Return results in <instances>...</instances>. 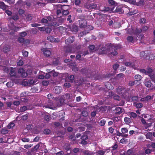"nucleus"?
Masks as SVG:
<instances>
[{
    "label": "nucleus",
    "instance_id": "f257e3e1",
    "mask_svg": "<svg viewBox=\"0 0 155 155\" xmlns=\"http://www.w3.org/2000/svg\"><path fill=\"white\" fill-rule=\"evenodd\" d=\"M101 46L100 45V47L98 48L100 54H107L109 57L115 56L118 54L116 47L109 46L107 47H100Z\"/></svg>",
    "mask_w": 155,
    "mask_h": 155
},
{
    "label": "nucleus",
    "instance_id": "f03ea898",
    "mask_svg": "<svg viewBox=\"0 0 155 155\" xmlns=\"http://www.w3.org/2000/svg\"><path fill=\"white\" fill-rule=\"evenodd\" d=\"M9 75L11 77H13L16 78L17 76V71L16 69L15 68L10 67L9 68Z\"/></svg>",
    "mask_w": 155,
    "mask_h": 155
},
{
    "label": "nucleus",
    "instance_id": "7ed1b4c3",
    "mask_svg": "<svg viewBox=\"0 0 155 155\" xmlns=\"http://www.w3.org/2000/svg\"><path fill=\"white\" fill-rule=\"evenodd\" d=\"M18 72L21 74V76L23 78H25L28 75L27 73L25 72L24 69L22 68L19 69Z\"/></svg>",
    "mask_w": 155,
    "mask_h": 155
},
{
    "label": "nucleus",
    "instance_id": "20e7f679",
    "mask_svg": "<svg viewBox=\"0 0 155 155\" xmlns=\"http://www.w3.org/2000/svg\"><path fill=\"white\" fill-rule=\"evenodd\" d=\"M68 27H69L71 31L74 33H76L78 31V27L75 25H73L71 26L68 25Z\"/></svg>",
    "mask_w": 155,
    "mask_h": 155
},
{
    "label": "nucleus",
    "instance_id": "39448f33",
    "mask_svg": "<svg viewBox=\"0 0 155 155\" xmlns=\"http://www.w3.org/2000/svg\"><path fill=\"white\" fill-rule=\"evenodd\" d=\"M105 96H108V97H119L118 95H116L112 91L106 92L105 93Z\"/></svg>",
    "mask_w": 155,
    "mask_h": 155
},
{
    "label": "nucleus",
    "instance_id": "423d86ee",
    "mask_svg": "<svg viewBox=\"0 0 155 155\" xmlns=\"http://www.w3.org/2000/svg\"><path fill=\"white\" fill-rule=\"evenodd\" d=\"M41 50L43 51L44 55L46 57H48L51 54L50 51L47 49L43 48L41 49Z\"/></svg>",
    "mask_w": 155,
    "mask_h": 155
},
{
    "label": "nucleus",
    "instance_id": "0eeeda50",
    "mask_svg": "<svg viewBox=\"0 0 155 155\" xmlns=\"http://www.w3.org/2000/svg\"><path fill=\"white\" fill-rule=\"evenodd\" d=\"M79 24L81 27L84 28L87 26L86 21L84 19H81L79 21Z\"/></svg>",
    "mask_w": 155,
    "mask_h": 155
},
{
    "label": "nucleus",
    "instance_id": "6e6552de",
    "mask_svg": "<svg viewBox=\"0 0 155 155\" xmlns=\"http://www.w3.org/2000/svg\"><path fill=\"white\" fill-rule=\"evenodd\" d=\"M74 41V36H71L68 39L66 40L65 41L66 44H69L72 43Z\"/></svg>",
    "mask_w": 155,
    "mask_h": 155
},
{
    "label": "nucleus",
    "instance_id": "1a4fd4ad",
    "mask_svg": "<svg viewBox=\"0 0 155 155\" xmlns=\"http://www.w3.org/2000/svg\"><path fill=\"white\" fill-rule=\"evenodd\" d=\"M123 109L120 107H116L114 110V112L116 114H120L123 112Z\"/></svg>",
    "mask_w": 155,
    "mask_h": 155
},
{
    "label": "nucleus",
    "instance_id": "9d476101",
    "mask_svg": "<svg viewBox=\"0 0 155 155\" xmlns=\"http://www.w3.org/2000/svg\"><path fill=\"white\" fill-rule=\"evenodd\" d=\"M117 92H118L119 91H120V89L119 88H117ZM121 93H123V94L121 95L123 97H127L128 96V93L126 90H121Z\"/></svg>",
    "mask_w": 155,
    "mask_h": 155
},
{
    "label": "nucleus",
    "instance_id": "9b49d317",
    "mask_svg": "<svg viewBox=\"0 0 155 155\" xmlns=\"http://www.w3.org/2000/svg\"><path fill=\"white\" fill-rule=\"evenodd\" d=\"M65 101V100L63 97H60V99L57 101L58 104H57L58 106H61L64 103Z\"/></svg>",
    "mask_w": 155,
    "mask_h": 155
},
{
    "label": "nucleus",
    "instance_id": "f8f14e48",
    "mask_svg": "<svg viewBox=\"0 0 155 155\" xmlns=\"http://www.w3.org/2000/svg\"><path fill=\"white\" fill-rule=\"evenodd\" d=\"M115 12H117L119 14H122L124 13V10L122 8L120 7H117L115 10L114 11Z\"/></svg>",
    "mask_w": 155,
    "mask_h": 155
},
{
    "label": "nucleus",
    "instance_id": "ddd939ff",
    "mask_svg": "<svg viewBox=\"0 0 155 155\" xmlns=\"http://www.w3.org/2000/svg\"><path fill=\"white\" fill-rule=\"evenodd\" d=\"M60 88L59 87L56 86L53 89L54 92L56 94H59L60 93Z\"/></svg>",
    "mask_w": 155,
    "mask_h": 155
},
{
    "label": "nucleus",
    "instance_id": "4468645a",
    "mask_svg": "<svg viewBox=\"0 0 155 155\" xmlns=\"http://www.w3.org/2000/svg\"><path fill=\"white\" fill-rule=\"evenodd\" d=\"M8 6L7 5H5L4 3L2 2H0V8L3 9L5 10L7 8Z\"/></svg>",
    "mask_w": 155,
    "mask_h": 155
},
{
    "label": "nucleus",
    "instance_id": "2eb2a0df",
    "mask_svg": "<svg viewBox=\"0 0 155 155\" xmlns=\"http://www.w3.org/2000/svg\"><path fill=\"white\" fill-rule=\"evenodd\" d=\"M61 10L62 11L61 13L63 15H68L69 13V11L68 10V9H64V8H62Z\"/></svg>",
    "mask_w": 155,
    "mask_h": 155
},
{
    "label": "nucleus",
    "instance_id": "dca6fc26",
    "mask_svg": "<svg viewBox=\"0 0 155 155\" xmlns=\"http://www.w3.org/2000/svg\"><path fill=\"white\" fill-rule=\"evenodd\" d=\"M10 50L9 46L7 45H5L4 46L2 51L5 53H7Z\"/></svg>",
    "mask_w": 155,
    "mask_h": 155
},
{
    "label": "nucleus",
    "instance_id": "f3484780",
    "mask_svg": "<svg viewBox=\"0 0 155 155\" xmlns=\"http://www.w3.org/2000/svg\"><path fill=\"white\" fill-rule=\"evenodd\" d=\"M138 10L136 9L132 11L129 12L127 14V15L128 16H130L133 15H134L138 13Z\"/></svg>",
    "mask_w": 155,
    "mask_h": 155
},
{
    "label": "nucleus",
    "instance_id": "a211bd4d",
    "mask_svg": "<svg viewBox=\"0 0 155 155\" xmlns=\"http://www.w3.org/2000/svg\"><path fill=\"white\" fill-rule=\"evenodd\" d=\"M134 105L138 109L140 108L143 106V104H142L139 103H137L134 102Z\"/></svg>",
    "mask_w": 155,
    "mask_h": 155
},
{
    "label": "nucleus",
    "instance_id": "6ab92c4d",
    "mask_svg": "<svg viewBox=\"0 0 155 155\" xmlns=\"http://www.w3.org/2000/svg\"><path fill=\"white\" fill-rule=\"evenodd\" d=\"M44 118L45 120L49 121L51 119L50 116L48 113L46 114L44 116Z\"/></svg>",
    "mask_w": 155,
    "mask_h": 155
},
{
    "label": "nucleus",
    "instance_id": "aec40b11",
    "mask_svg": "<svg viewBox=\"0 0 155 155\" xmlns=\"http://www.w3.org/2000/svg\"><path fill=\"white\" fill-rule=\"evenodd\" d=\"M144 84L145 86L148 87H151L152 85V83L151 81H145Z\"/></svg>",
    "mask_w": 155,
    "mask_h": 155
},
{
    "label": "nucleus",
    "instance_id": "412c9836",
    "mask_svg": "<svg viewBox=\"0 0 155 155\" xmlns=\"http://www.w3.org/2000/svg\"><path fill=\"white\" fill-rule=\"evenodd\" d=\"M65 19V18L64 17H63L62 16L58 18V23H59V25L62 24L64 22Z\"/></svg>",
    "mask_w": 155,
    "mask_h": 155
},
{
    "label": "nucleus",
    "instance_id": "4be33fe9",
    "mask_svg": "<svg viewBox=\"0 0 155 155\" xmlns=\"http://www.w3.org/2000/svg\"><path fill=\"white\" fill-rule=\"evenodd\" d=\"M64 51L66 53H71V47L70 46H68L64 48Z\"/></svg>",
    "mask_w": 155,
    "mask_h": 155
},
{
    "label": "nucleus",
    "instance_id": "5701e85b",
    "mask_svg": "<svg viewBox=\"0 0 155 155\" xmlns=\"http://www.w3.org/2000/svg\"><path fill=\"white\" fill-rule=\"evenodd\" d=\"M136 79V81L138 82L137 84H139V81H140L141 79V76L139 74L135 75L134 77Z\"/></svg>",
    "mask_w": 155,
    "mask_h": 155
},
{
    "label": "nucleus",
    "instance_id": "b1692460",
    "mask_svg": "<svg viewBox=\"0 0 155 155\" xmlns=\"http://www.w3.org/2000/svg\"><path fill=\"white\" fill-rule=\"evenodd\" d=\"M153 97H143L140 99L141 101L147 102L153 99Z\"/></svg>",
    "mask_w": 155,
    "mask_h": 155
},
{
    "label": "nucleus",
    "instance_id": "393cba45",
    "mask_svg": "<svg viewBox=\"0 0 155 155\" xmlns=\"http://www.w3.org/2000/svg\"><path fill=\"white\" fill-rule=\"evenodd\" d=\"M124 65L126 66H129L134 68V63H132L130 62H126L124 63Z\"/></svg>",
    "mask_w": 155,
    "mask_h": 155
},
{
    "label": "nucleus",
    "instance_id": "a878e982",
    "mask_svg": "<svg viewBox=\"0 0 155 155\" xmlns=\"http://www.w3.org/2000/svg\"><path fill=\"white\" fill-rule=\"evenodd\" d=\"M33 16L32 15L29 14L26 16V19L27 21H30L32 20Z\"/></svg>",
    "mask_w": 155,
    "mask_h": 155
},
{
    "label": "nucleus",
    "instance_id": "bb28decb",
    "mask_svg": "<svg viewBox=\"0 0 155 155\" xmlns=\"http://www.w3.org/2000/svg\"><path fill=\"white\" fill-rule=\"evenodd\" d=\"M146 136L147 139H151L152 137V133L149 132L146 134Z\"/></svg>",
    "mask_w": 155,
    "mask_h": 155
},
{
    "label": "nucleus",
    "instance_id": "cd10ccee",
    "mask_svg": "<svg viewBox=\"0 0 155 155\" xmlns=\"http://www.w3.org/2000/svg\"><path fill=\"white\" fill-rule=\"evenodd\" d=\"M28 80L29 86H31L34 85L35 82L32 79H30L29 80Z\"/></svg>",
    "mask_w": 155,
    "mask_h": 155
},
{
    "label": "nucleus",
    "instance_id": "c85d7f7f",
    "mask_svg": "<svg viewBox=\"0 0 155 155\" xmlns=\"http://www.w3.org/2000/svg\"><path fill=\"white\" fill-rule=\"evenodd\" d=\"M20 98H21V100L22 102L27 104L28 101V97H20Z\"/></svg>",
    "mask_w": 155,
    "mask_h": 155
},
{
    "label": "nucleus",
    "instance_id": "c756f323",
    "mask_svg": "<svg viewBox=\"0 0 155 155\" xmlns=\"http://www.w3.org/2000/svg\"><path fill=\"white\" fill-rule=\"evenodd\" d=\"M124 121L127 124L130 123L131 122L130 119L127 117L124 118Z\"/></svg>",
    "mask_w": 155,
    "mask_h": 155
},
{
    "label": "nucleus",
    "instance_id": "7c9ffc66",
    "mask_svg": "<svg viewBox=\"0 0 155 155\" xmlns=\"http://www.w3.org/2000/svg\"><path fill=\"white\" fill-rule=\"evenodd\" d=\"M50 74H51L54 77L57 76L58 75L59 73L57 72H55L54 70H52L50 72Z\"/></svg>",
    "mask_w": 155,
    "mask_h": 155
},
{
    "label": "nucleus",
    "instance_id": "2f4dec72",
    "mask_svg": "<svg viewBox=\"0 0 155 155\" xmlns=\"http://www.w3.org/2000/svg\"><path fill=\"white\" fill-rule=\"evenodd\" d=\"M130 115V117L131 118L133 117L134 118H135L137 117V114L133 112H130L129 113Z\"/></svg>",
    "mask_w": 155,
    "mask_h": 155
},
{
    "label": "nucleus",
    "instance_id": "473e14b6",
    "mask_svg": "<svg viewBox=\"0 0 155 155\" xmlns=\"http://www.w3.org/2000/svg\"><path fill=\"white\" fill-rule=\"evenodd\" d=\"M51 131L50 130L48 129H46L44 130L43 131L44 133L46 135L49 134L51 133Z\"/></svg>",
    "mask_w": 155,
    "mask_h": 155
},
{
    "label": "nucleus",
    "instance_id": "72a5a7b5",
    "mask_svg": "<svg viewBox=\"0 0 155 155\" xmlns=\"http://www.w3.org/2000/svg\"><path fill=\"white\" fill-rule=\"evenodd\" d=\"M144 0H140L138 2H136V5L138 6H140L143 5Z\"/></svg>",
    "mask_w": 155,
    "mask_h": 155
},
{
    "label": "nucleus",
    "instance_id": "f704fd0d",
    "mask_svg": "<svg viewBox=\"0 0 155 155\" xmlns=\"http://www.w3.org/2000/svg\"><path fill=\"white\" fill-rule=\"evenodd\" d=\"M133 152V149L131 148L128 149L126 153L127 155H131Z\"/></svg>",
    "mask_w": 155,
    "mask_h": 155
},
{
    "label": "nucleus",
    "instance_id": "c9c22d12",
    "mask_svg": "<svg viewBox=\"0 0 155 155\" xmlns=\"http://www.w3.org/2000/svg\"><path fill=\"white\" fill-rule=\"evenodd\" d=\"M91 9H97V5L94 3L90 4Z\"/></svg>",
    "mask_w": 155,
    "mask_h": 155
},
{
    "label": "nucleus",
    "instance_id": "e433bc0d",
    "mask_svg": "<svg viewBox=\"0 0 155 155\" xmlns=\"http://www.w3.org/2000/svg\"><path fill=\"white\" fill-rule=\"evenodd\" d=\"M111 119L113 120V121L114 123H116L119 120V117H113Z\"/></svg>",
    "mask_w": 155,
    "mask_h": 155
},
{
    "label": "nucleus",
    "instance_id": "4c0bfd02",
    "mask_svg": "<svg viewBox=\"0 0 155 155\" xmlns=\"http://www.w3.org/2000/svg\"><path fill=\"white\" fill-rule=\"evenodd\" d=\"M122 133L123 134L127 133L128 131V130L127 128L124 127L122 128L121 129Z\"/></svg>",
    "mask_w": 155,
    "mask_h": 155
},
{
    "label": "nucleus",
    "instance_id": "58836bf2",
    "mask_svg": "<svg viewBox=\"0 0 155 155\" xmlns=\"http://www.w3.org/2000/svg\"><path fill=\"white\" fill-rule=\"evenodd\" d=\"M28 80L24 79L22 82V85L24 86H28Z\"/></svg>",
    "mask_w": 155,
    "mask_h": 155
},
{
    "label": "nucleus",
    "instance_id": "ea45409f",
    "mask_svg": "<svg viewBox=\"0 0 155 155\" xmlns=\"http://www.w3.org/2000/svg\"><path fill=\"white\" fill-rule=\"evenodd\" d=\"M15 20H16L18 18V17L16 14H13L12 15V17L11 18Z\"/></svg>",
    "mask_w": 155,
    "mask_h": 155
},
{
    "label": "nucleus",
    "instance_id": "a19ab883",
    "mask_svg": "<svg viewBox=\"0 0 155 155\" xmlns=\"http://www.w3.org/2000/svg\"><path fill=\"white\" fill-rule=\"evenodd\" d=\"M50 25L51 26H58L60 25L59 23L57 21L53 22L51 23Z\"/></svg>",
    "mask_w": 155,
    "mask_h": 155
},
{
    "label": "nucleus",
    "instance_id": "79ce46f5",
    "mask_svg": "<svg viewBox=\"0 0 155 155\" xmlns=\"http://www.w3.org/2000/svg\"><path fill=\"white\" fill-rule=\"evenodd\" d=\"M8 131L7 129H2L1 131V133L3 134H7Z\"/></svg>",
    "mask_w": 155,
    "mask_h": 155
},
{
    "label": "nucleus",
    "instance_id": "37998d69",
    "mask_svg": "<svg viewBox=\"0 0 155 155\" xmlns=\"http://www.w3.org/2000/svg\"><path fill=\"white\" fill-rule=\"evenodd\" d=\"M50 72L48 73H45L44 74V76L45 78V79H48L51 77V74H50Z\"/></svg>",
    "mask_w": 155,
    "mask_h": 155
},
{
    "label": "nucleus",
    "instance_id": "c03bdc74",
    "mask_svg": "<svg viewBox=\"0 0 155 155\" xmlns=\"http://www.w3.org/2000/svg\"><path fill=\"white\" fill-rule=\"evenodd\" d=\"M105 152L106 151H104L103 150H99L97 151V153L99 155H104Z\"/></svg>",
    "mask_w": 155,
    "mask_h": 155
},
{
    "label": "nucleus",
    "instance_id": "a18cd8bd",
    "mask_svg": "<svg viewBox=\"0 0 155 155\" xmlns=\"http://www.w3.org/2000/svg\"><path fill=\"white\" fill-rule=\"evenodd\" d=\"M70 149V146L69 145H65L64 147V149L66 151L69 150Z\"/></svg>",
    "mask_w": 155,
    "mask_h": 155
},
{
    "label": "nucleus",
    "instance_id": "49530a36",
    "mask_svg": "<svg viewBox=\"0 0 155 155\" xmlns=\"http://www.w3.org/2000/svg\"><path fill=\"white\" fill-rule=\"evenodd\" d=\"M88 48L91 51H93L95 49V46L93 45H90L88 47Z\"/></svg>",
    "mask_w": 155,
    "mask_h": 155
},
{
    "label": "nucleus",
    "instance_id": "de8ad7c7",
    "mask_svg": "<svg viewBox=\"0 0 155 155\" xmlns=\"http://www.w3.org/2000/svg\"><path fill=\"white\" fill-rule=\"evenodd\" d=\"M82 114L84 117H87L88 116V113L86 111H83L82 112Z\"/></svg>",
    "mask_w": 155,
    "mask_h": 155
},
{
    "label": "nucleus",
    "instance_id": "09e8293b",
    "mask_svg": "<svg viewBox=\"0 0 155 155\" xmlns=\"http://www.w3.org/2000/svg\"><path fill=\"white\" fill-rule=\"evenodd\" d=\"M106 123V121L104 120H101L99 123L100 125L101 126H104Z\"/></svg>",
    "mask_w": 155,
    "mask_h": 155
},
{
    "label": "nucleus",
    "instance_id": "8fccbe9b",
    "mask_svg": "<svg viewBox=\"0 0 155 155\" xmlns=\"http://www.w3.org/2000/svg\"><path fill=\"white\" fill-rule=\"evenodd\" d=\"M124 76V74L122 73H120L117 75L116 78L118 79H120L123 78Z\"/></svg>",
    "mask_w": 155,
    "mask_h": 155
},
{
    "label": "nucleus",
    "instance_id": "3c124183",
    "mask_svg": "<svg viewBox=\"0 0 155 155\" xmlns=\"http://www.w3.org/2000/svg\"><path fill=\"white\" fill-rule=\"evenodd\" d=\"M119 67V65L118 64H115L113 65V69L115 71H116L117 69V68H118Z\"/></svg>",
    "mask_w": 155,
    "mask_h": 155
},
{
    "label": "nucleus",
    "instance_id": "603ef678",
    "mask_svg": "<svg viewBox=\"0 0 155 155\" xmlns=\"http://www.w3.org/2000/svg\"><path fill=\"white\" fill-rule=\"evenodd\" d=\"M108 2L110 4L112 5H114L117 4V2L113 0H108Z\"/></svg>",
    "mask_w": 155,
    "mask_h": 155
},
{
    "label": "nucleus",
    "instance_id": "864d4df0",
    "mask_svg": "<svg viewBox=\"0 0 155 155\" xmlns=\"http://www.w3.org/2000/svg\"><path fill=\"white\" fill-rule=\"evenodd\" d=\"M127 41L129 42H132L133 41V38L132 36H128L127 38Z\"/></svg>",
    "mask_w": 155,
    "mask_h": 155
},
{
    "label": "nucleus",
    "instance_id": "5fc2aeb1",
    "mask_svg": "<svg viewBox=\"0 0 155 155\" xmlns=\"http://www.w3.org/2000/svg\"><path fill=\"white\" fill-rule=\"evenodd\" d=\"M5 2H7L10 5L12 4H13L15 2L14 0H5Z\"/></svg>",
    "mask_w": 155,
    "mask_h": 155
},
{
    "label": "nucleus",
    "instance_id": "6e6d98bb",
    "mask_svg": "<svg viewBox=\"0 0 155 155\" xmlns=\"http://www.w3.org/2000/svg\"><path fill=\"white\" fill-rule=\"evenodd\" d=\"M49 83V81H43L42 82V84L44 86H47L48 85Z\"/></svg>",
    "mask_w": 155,
    "mask_h": 155
},
{
    "label": "nucleus",
    "instance_id": "4d7b16f0",
    "mask_svg": "<svg viewBox=\"0 0 155 155\" xmlns=\"http://www.w3.org/2000/svg\"><path fill=\"white\" fill-rule=\"evenodd\" d=\"M81 139L85 140L88 139V136L87 135H84L81 137Z\"/></svg>",
    "mask_w": 155,
    "mask_h": 155
},
{
    "label": "nucleus",
    "instance_id": "13d9d810",
    "mask_svg": "<svg viewBox=\"0 0 155 155\" xmlns=\"http://www.w3.org/2000/svg\"><path fill=\"white\" fill-rule=\"evenodd\" d=\"M36 4L38 5L39 6H44L46 4L45 3H41L40 2H37L36 3Z\"/></svg>",
    "mask_w": 155,
    "mask_h": 155
},
{
    "label": "nucleus",
    "instance_id": "bf43d9fd",
    "mask_svg": "<svg viewBox=\"0 0 155 155\" xmlns=\"http://www.w3.org/2000/svg\"><path fill=\"white\" fill-rule=\"evenodd\" d=\"M136 81H131L129 82V84L130 86H133L135 84Z\"/></svg>",
    "mask_w": 155,
    "mask_h": 155
},
{
    "label": "nucleus",
    "instance_id": "052dcab7",
    "mask_svg": "<svg viewBox=\"0 0 155 155\" xmlns=\"http://www.w3.org/2000/svg\"><path fill=\"white\" fill-rule=\"evenodd\" d=\"M128 2L130 4L136 5V2L134 0H129Z\"/></svg>",
    "mask_w": 155,
    "mask_h": 155
},
{
    "label": "nucleus",
    "instance_id": "680f3d73",
    "mask_svg": "<svg viewBox=\"0 0 155 155\" xmlns=\"http://www.w3.org/2000/svg\"><path fill=\"white\" fill-rule=\"evenodd\" d=\"M54 37L51 36H49L47 38V39L51 42H52Z\"/></svg>",
    "mask_w": 155,
    "mask_h": 155
},
{
    "label": "nucleus",
    "instance_id": "e2e57ef3",
    "mask_svg": "<svg viewBox=\"0 0 155 155\" xmlns=\"http://www.w3.org/2000/svg\"><path fill=\"white\" fill-rule=\"evenodd\" d=\"M81 142H79V143L81 144H82L83 145H85L87 144V142L85 140H81Z\"/></svg>",
    "mask_w": 155,
    "mask_h": 155
},
{
    "label": "nucleus",
    "instance_id": "0e129e2a",
    "mask_svg": "<svg viewBox=\"0 0 155 155\" xmlns=\"http://www.w3.org/2000/svg\"><path fill=\"white\" fill-rule=\"evenodd\" d=\"M74 75H71L69 78V79L70 81H71V82H73V81L74 80Z\"/></svg>",
    "mask_w": 155,
    "mask_h": 155
},
{
    "label": "nucleus",
    "instance_id": "69168bd1",
    "mask_svg": "<svg viewBox=\"0 0 155 155\" xmlns=\"http://www.w3.org/2000/svg\"><path fill=\"white\" fill-rule=\"evenodd\" d=\"M41 22L42 23H47L48 22V21L46 18H42L41 20Z\"/></svg>",
    "mask_w": 155,
    "mask_h": 155
},
{
    "label": "nucleus",
    "instance_id": "338daca9",
    "mask_svg": "<svg viewBox=\"0 0 155 155\" xmlns=\"http://www.w3.org/2000/svg\"><path fill=\"white\" fill-rule=\"evenodd\" d=\"M22 141L24 142H29L30 140L29 138H24L22 139Z\"/></svg>",
    "mask_w": 155,
    "mask_h": 155
},
{
    "label": "nucleus",
    "instance_id": "774afa93",
    "mask_svg": "<svg viewBox=\"0 0 155 155\" xmlns=\"http://www.w3.org/2000/svg\"><path fill=\"white\" fill-rule=\"evenodd\" d=\"M114 131V129L112 127H110L108 128V131L111 134H112Z\"/></svg>",
    "mask_w": 155,
    "mask_h": 155
}]
</instances>
